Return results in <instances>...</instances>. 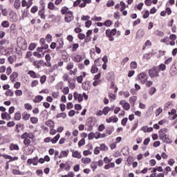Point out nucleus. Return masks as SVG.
<instances>
[{"instance_id":"nucleus-31","label":"nucleus","mask_w":177,"mask_h":177,"mask_svg":"<svg viewBox=\"0 0 177 177\" xmlns=\"http://www.w3.org/2000/svg\"><path fill=\"white\" fill-rule=\"evenodd\" d=\"M30 118H31V114L26 112H24L22 114V120H24V121H28Z\"/></svg>"},{"instance_id":"nucleus-34","label":"nucleus","mask_w":177,"mask_h":177,"mask_svg":"<svg viewBox=\"0 0 177 177\" xmlns=\"http://www.w3.org/2000/svg\"><path fill=\"white\" fill-rule=\"evenodd\" d=\"M10 150L13 151H19L20 150V148L19 147V145L17 144L11 143L10 145Z\"/></svg>"},{"instance_id":"nucleus-57","label":"nucleus","mask_w":177,"mask_h":177,"mask_svg":"<svg viewBox=\"0 0 177 177\" xmlns=\"http://www.w3.org/2000/svg\"><path fill=\"white\" fill-rule=\"evenodd\" d=\"M160 42L165 44L166 45H169V37H165L164 39H160Z\"/></svg>"},{"instance_id":"nucleus-39","label":"nucleus","mask_w":177,"mask_h":177,"mask_svg":"<svg viewBox=\"0 0 177 177\" xmlns=\"http://www.w3.org/2000/svg\"><path fill=\"white\" fill-rule=\"evenodd\" d=\"M141 131H142L143 132H145L146 133V132H153V129L152 127H148L147 126H143L141 128Z\"/></svg>"},{"instance_id":"nucleus-62","label":"nucleus","mask_w":177,"mask_h":177,"mask_svg":"<svg viewBox=\"0 0 177 177\" xmlns=\"http://www.w3.org/2000/svg\"><path fill=\"white\" fill-rule=\"evenodd\" d=\"M156 92H157L156 87H151L149 91V93L151 96H152L153 93H156Z\"/></svg>"},{"instance_id":"nucleus-42","label":"nucleus","mask_w":177,"mask_h":177,"mask_svg":"<svg viewBox=\"0 0 177 177\" xmlns=\"http://www.w3.org/2000/svg\"><path fill=\"white\" fill-rule=\"evenodd\" d=\"M113 111L112 108H110L109 106H105L102 110V113H104V115H107V114H109V113H110V111Z\"/></svg>"},{"instance_id":"nucleus-20","label":"nucleus","mask_w":177,"mask_h":177,"mask_svg":"<svg viewBox=\"0 0 177 177\" xmlns=\"http://www.w3.org/2000/svg\"><path fill=\"white\" fill-rule=\"evenodd\" d=\"M68 82L69 88H71V89H75V79L69 78Z\"/></svg>"},{"instance_id":"nucleus-54","label":"nucleus","mask_w":177,"mask_h":177,"mask_svg":"<svg viewBox=\"0 0 177 177\" xmlns=\"http://www.w3.org/2000/svg\"><path fill=\"white\" fill-rule=\"evenodd\" d=\"M67 117V113L63 112V113H60L57 114L56 115V118H66Z\"/></svg>"},{"instance_id":"nucleus-43","label":"nucleus","mask_w":177,"mask_h":177,"mask_svg":"<svg viewBox=\"0 0 177 177\" xmlns=\"http://www.w3.org/2000/svg\"><path fill=\"white\" fill-rule=\"evenodd\" d=\"M33 56H35V57H37V59H42V57L45 56V53L41 54L40 53L35 51V52H33Z\"/></svg>"},{"instance_id":"nucleus-41","label":"nucleus","mask_w":177,"mask_h":177,"mask_svg":"<svg viewBox=\"0 0 177 177\" xmlns=\"http://www.w3.org/2000/svg\"><path fill=\"white\" fill-rule=\"evenodd\" d=\"M14 120L15 121H20L21 120V113L19 111L15 113Z\"/></svg>"},{"instance_id":"nucleus-26","label":"nucleus","mask_w":177,"mask_h":177,"mask_svg":"<svg viewBox=\"0 0 177 177\" xmlns=\"http://www.w3.org/2000/svg\"><path fill=\"white\" fill-rule=\"evenodd\" d=\"M44 100V97L42 95H37L33 99V103H41Z\"/></svg>"},{"instance_id":"nucleus-51","label":"nucleus","mask_w":177,"mask_h":177,"mask_svg":"<svg viewBox=\"0 0 177 177\" xmlns=\"http://www.w3.org/2000/svg\"><path fill=\"white\" fill-rule=\"evenodd\" d=\"M130 68L132 70H136V68H138V62H131L130 64Z\"/></svg>"},{"instance_id":"nucleus-2","label":"nucleus","mask_w":177,"mask_h":177,"mask_svg":"<svg viewBox=\"0 0 177 177\" xmlns=\"http://www.w3.org/2000/svg\"><path fill=\"white\" fill-rule=\"evenodd\" d=\"M61 14L65 15L64 21L66 23H71L74 20V15L72 11L69 10L68 8L64 6L61 10Z\"/></svg>"},{"instance_id":"nucleus-14","label":"nucleus","mask_w":177,"mask_h":177,"mask_svg":"<svg viewBox=\"0 0 177 177\" xmlns=\"http://www.w3.org/2000/svg\"><path fill=\"white\" fill-rule=\"evenodd\" d=\"M39 44L41 45V47L44 48V50H46V49H48L49 45L46 44V41L44 38H41L39 40Z\"/></svg>"},{"instance_id":"nucleus-30","label":"nucleus","mask_w":177,"mask_h":177,"mask_svg":"<svg viewBox=\"0 0 177 177\" xmlns=\"http://www.w3.org/2000/svg\"><path fill=\"white\" fill-rule=\"evenodd\" d=\"M171 75L174 77V75H176L177 74V67L175 66V65L172 66L171 68H170L169 71Z\"/></svg>"},{"instance_id":"nucleus-53","label":"nucleus","mask_w":177,"mask_h":177,"mask_svg":"<svg viewBox=\"0 0 177 177\" xmlns=\"http://www.w3.org/2000/svg\"><path fill=\"white\" fill-rule=\"evenodd\" d=\"M100 149H101V151H107V150H109V147L106 146V144L102 143L100 145Z\"/></svg>"},{"instance_id":"nucleus-45","label":"nucleus","mask_w":177,"mask_h":177,"mask_svg":"<svg viewBox=\"0 0 177 177\" xmlns=\"http://www.w3.org/2000/svg\"><path fill=\"white\" fill-rule=\"evenodd\" d=\"M59 139H60L59 133L57 134V136L54 137L53 138H51V142L53 143V145H55L57 143V142L59 141Z\"/></svg>"},{"instance_id":"nucleus-6","label":"nucleus","mask_w":177,"mask_h":177,"mask_svg":"<svg viewBox=\"0 0 177 177\" xmlns=\"http://www.w3.org/2000/svg\"><path fill=\"white\" fill-rule=\"evenodd\" d=\"M115 34H117V29L115 28H113L112 30L107 29L106 30V37L109 38V41H114V35H115Z\"/></svg>"},{"instance_id":"nucleus-44","label":"nucleus","mask_w":177,"mask_h":177,"mask_svg":"<svg viewBox=\"0 0 177 177\" xmlns=\"http://www.w3.org/2000/svg\"><path fill=\"white\" fill-rule=\"evenodd\" d=\"M161 140L164 142V143H172V139H171L167 135L161 138Z\"/></svg>"},{"instance_id":"nucleus-48","label":"nucleus","mask_w":177,"mask_h":177,"mask_svg":"<svg viewBox=\"0 0 177 177\" xmlns=\"http://www.w3.org/2000/svg\"><path fill=\"white\" fill-rule=\"evenodd\" d=\"M17 57L16 55H10V57H8V60L10 63V64H13V62L17 60Z\"/></svg>"},{"instance_id":"nucleus-5","label":"nucleus","mask_w":177,"mask_h":177,"mask_svg":"<svg viewBox=\"0 0 177 177\" xmlns=\"http://www.w3.org/2000/svg\"><path fill=\"white\" fill-rule=\"evenodd\" d=\"M45 60L46 62L42 59L39 60V65L40 67L41 66H42V67H52V63L50 62V60H52V57H50V54H46L45 55Z\"/></svg>"},{"instance_id":"nucleus-36","label":"nucleus","mask_w":177,"mask_h":177,"mask_svg":"<svg viewBox=\"0 0 177 177\" xmlns=\"http://www.w3.org/2000/svg\"><path fill=\"white\" fill-rule=\"evenodd\" d=\"M110 89H113L115 93H117V92H118V87H117V86H115V82H114L113 80H111V83L110 85Z\"/></svg>"},{"instance_id":"nucleus-47","label":"nucleus","mask_w":177,"mask_h":177,"mask_svg":"<svg viewBox=\"0 0 177 177\" xmlns=\"http://www.w3.org/2000/svg\"><path fill=\"white\" fill-rule=\"evenodd\" d=\"M82 3L80 6V8H85L86 6V3H91L92 0H82Z\"/></svg>"},{"instance_id":"nucleus-29","label":"nucleus","mask_w":177,"mask_h":177,"mask_svg":"<svg viewBox=\"0 0 177 177\" xmlns=\"http://www.w3.org/2000/svg\"><path fill=\"white\" fill-rule=\"evenodd\" d=\"M48 8L50 10H57L59 9V8L56 7V6H55V3H53V2H49L48 4Z\"/></svg>"},{"instance_id":"nucleus-23","label":"nucleus","mask_w":177,"mask_h":177,"mask_svg":"<svg viewBox=\"0 0 177 177\" xmlns=\"http://www.w3.org/2000/svg\"><path fill=\"white\" fill-rule=\"evenodd\" d=\"M38 15L43 20L46 19V16L45 15V7H43L41 10H39Z\"/></svg>"},{"instance_id":"nucleus-46","label":"nucleus","mask_w":177,"mask_h":177,"mask_svg":"<svg viewBox=\"0 0 177 177\" xmlns=\"http://www.w3.org/2000/svg\"><path fill=\"white\" fill-rule=\"evenodd\" d=\"M91 168L93 169V171L95 172L97 169V162L93 161L91 164Z\"/></svg>"},{"instance_id":"nucleus-12","label":"nucleus","mask_w":177,"mask_h":177,"mask_svg":"<svg viewBox=\"0 0 177 177\" xmlns=\"http://www.w3.org/2000/svg\"><path fill=\"white\" fill-rule=\"evenodd\" d=\"M119 104L122 106V109L126 111H128L129 109H131V104H129L126 100H120Z\"/></svg>"},{"instance_id":"nucleus-33","label":"nucleus","mask_w":177,"mask_h":177,"mask_svg":"<svg viewBox=\"0 0 177 177\" xmlns=\"http://www.w3.org/2000/svg\"><path fill=\"white\" fill-rule=\"evenodd\" d=\"M72 157H73V158L80 159L81 157H82V156H81V153L78 152V151H73Z\"/></svg>"},{"instance_id":"nucleus-27","label":"nucleus","mask_w":177,"mask_h":177,"mask_svg":"<svg viewBox=\"0 0 177 177\" xmlns=\"http://www.w3.org/2000/svg\"><path fill=\"white\" fill-rule=\"evenodd\" d=\"M144 35H145V30L140 29L137 32L136 38L138 39H140V38H143Z\"/></svg>"},{"instance_id":"nucleus-55","label":"nucleus","mask_w":177,"mask_h":177,"mask_svg":"<svg viewBox=\"0 0 177 177\" xmlns=\"http://www.w3.org/2000/svg\"><path fill=\"white\" fill-rule=\"evenodd\" d=\"M159 73L160 71H165L167 70V66H165V64H161L158 66Z\"/></svg>"},{"instance_id":"nucleus-17","label":"nucleus","mask_w":177,"mask_h":177,"mask_svg":"<svg viewBox=\"0 0 177 177\" xmlns=\"http://www.w3.org/2000/svg\"><path fill=\"white\" fill-rule=\"evenodd\" d=\"M57 52V53L62 54V57L64 60H67L68 59V54L67 53V51H66V50H60Z\"/></svg>"},{"instance_id":"nucleus-4","label":"nucleus","mask_w":177,"mask_h":177,"mask_svg":"<svg viewBox=\"0 0 177 177\" xmlns=\"http://www.w3.org/2000/svg\"><path fill=\"white\" fill-rule=\"evenodd\" d=\"M28 75H30V78L33 79L40 78V84H41L42 85H44V84L46 82V75H44L41 76L39 73H37L34 71H29L28 72Z\"/></svg>"},{"instance_id":"nucleus-63","label":"nucleus","mask_w":177,"mask_h":177,"mask_svg":"<svg viewBox=\"0 0 177 177\" xmlns=\"http://www.w3.org/2000/svg\"><path fill=\"white\" fill-rule=\"evenodd\" d=\"M30 122L32 124H38V118L31 117L30 118Z\"/></svg>"},{"instance_id":"nucleus-50","label":"nucleus","mask_w":177,"mask_h":177,"mask_svg":"<svg viewBox=\"0 0 177 177\" xmlns=\"http://www.w3.org/2000/svg\"><path fill=\"white\" fill-rule=\"evenodd\" d=\"M21 5V2H20V0H15L14 3V8L17 10L20 9Z\"/></svg>"},{"instance_id":"nucleus-15","label":"nucleus","mask_w":177,"mask_h":177,"mask_svg":"<svg viewBox=\"0 0 177 177\" xmlns=\"http://www.w3.org/2000/svg\"><path fill=\"white\" fill-rule=\"evenodd\" d=\"M167 132H168V129L167 128L161 129L158 131L160 139L163 138L167 136Z\"/></svg>"},{"instance_id":"nucleus-22","label":"nucleus","mask_w":177,"mask_h":177,"mask_svg":"<svg viewBox=\"0 0 177 177\" xmlns=\"http://www.w3.org/2000/svg\"><path fill=\"white\" fill-rule=\"evenodd\" d=\"M154 55H156V53L154 52H151L149 53H145L143 55V59H145V60H150V59H151V57H153V56H154Z\"/></svg>"},{"instance_id":"nucleus-25","label":"nucleus","mask_w":177,"mask_h":177,"mask_svg":"<svg viewBox=\"0 0 177 177\" xmlns=\"http://www.w3.org/2000/svg\"><path fill=\"white\" fill-rule=\"evenodd\" d=\"M72 59L73 61L75 62V63H81V61L82 60V55H77L74 56Z\"/></svg>"},{"instance_id":"nucleus-52","label":"nucleus","mask_w":177,"mask_h":177,"mask_svg":"<svg viewBox=\"0 0 177 177\" xmlns=\"http://www.w3.org/2000/svg\"><path fill=\"white\" fill-rule=\"evenodd\" d=\"M12 174L14 175H24V172L20 171V170L17 169H12Z\"/></svg>"},{"instance_id":"nucleus-59","label":"nucleus","mask_w":177,"mask_h":177,"mask_svg":"<svg viewBox=\"0 0 177 177\" xmlns=\"http://www.w3.org/2000/svg\"><path fill=\"white\" fill-rule=\"evenodd\" d=\"M1 26L3 27V28H8L9 26H10L9 21H3L1 22Z\"/></svg>"},{"instance_id":"nucleus-18","label":"nucleus","mask_w":177,"mask_h":177,"mask_svg":"<svg viewBox=\"0 0 177 177\" xmlns=\"http://www.w3.org/2000/svg\"><path fill=\"white\" fill-rule=\"evenodd\" d=\"M86 77V73L82 72V75L76 77V81L78 82V84H82V81Z\"/></svg>"},{"instance_id":"nucleus-16","label":"nucleus","mask_w":177,"mask_h":177,"mask_svg":"<svg viewBox=\"0 0 177 177\" xmlns=\"http://www.w3.org/2000/svg\"><path fill=\"white\" fill-rule=\"evenodd\" d=\"M1 118L3 120H6V121H10V120H12V116L9 112H3L1 113Z\"/></svg>"},{"instance_id":"nucleus-38","label":"nucleus","mask_w":177,"mask_h":177,"mask_svg":"<svg viewBox=\"0 0 177 177\" xmlns=\"http://www.w3.org/2000/svg\"><path fill=\"white\" fill-rule=\"evenodd\" d=\"M46 125L49 127L50 129L52 128H55V122L53 120H49L46 122Z\"/></svg>"},{"instance_id":"nucleus-60","label":"nucleus","mask_w":177,"mask_h":177,"mask_svg":"<svg viewBox=\"0 0 177 177\" xmlns=\"http://www.w3.org/2000/svg\"><path fill=\"white\" fill-rule=\"evenodd\" d=\"M161 113H162V108L161 107L158 108L155 111L156 117H158V115H160Z\"/></svg>"},{"instance_id":"nucleus-37","label":"nucleus","mask_w":177,"mask_h":177,"mask_svg":"<svg viewBox=\"0 0 177 177\" xmlns=\"http://www.w3.org/2000/svg\"><path fill=\"white\" fill-rule=\"evenodd\" d=\"M21 128L23 129V128H24V124H17L15 125V132H16V133H20V129Z\"/></svg>"},{"instance_id":"nucleus-28","label":"nucleus","mask_w":177,"mask_h":177,"mask_svg":"<svg viewBox=\"0 0 177 177\" xmlns=\"http://www.w3.org/2000/svg\"><path fill=\"white\" fill-rule=\"evenodd\" d=\"M68 153H70V151H68V149L66 151H62L58 158H64V157H67L68 156Z\"/></svg>"},{"instance_id":"nucleus-9","label":"nucleus","mask_w":177,"mask_h":177,"mask_svg":"<svg viewBox=\"0 0 177 177\" xmlns=\"http://www.w3.org/2000/svg\"><path fill=\"white\" fill-rule=\"evenodd\" d=\"M96 124V119L95 118H88L87 120V125L88 127V131H92L93 127Z\"/></svg>"},{"instance_id":"nucleus-24","label":"nucleus","mask_w":177,"mask_h":177,"mask_svg":"<svg viewBox=\"0 0 177 177\" xmlns=\"http://www.w3.org/2000/svg\"><path fill=\"white\" fill-rule=\"evenodd\" d=\"M17 77H19V73L17 72H14L10 75V80L11 82H15Z\"/></svg>"},{"instance_id":"nucleus-58","label":"nucleus","mask_w":177,"mask_h":177,"mask_svg":"<svg viewBox=\"0 0 177 177\" xmlns=\"http://www.w3.org/2000/svg\"><path fill=\"white\" fill-rule=\"evenodd\" d=\"M6 96H14L15 93L12 91V89H8L7 91L5 93Z\"/></svg>"},{"instance_id":"nucleus-1","label":"nucleus","mask_w":177,"mask_h":177,"mask_svg":"<svg viewBox=\"0 0 177 177\" xmlns=\"http://www.w3.org/2000/svg\"><path fill=\"white\" fill-rule=\"evenodd\" d=\"M35 138L34 133L31 132H25L21 136V139H23L24 146H26V147H30V149L32 146V145H31L32 140H33Z\"/></svg>"},{"instance_id":"nucleus-61","label":"nucleus","mask_w":177,"mask_h":177,"mask_svg":"<svg viewBox=\"0 0 177 177\" xmlns=\"http://www.w3.org/2000/svg\"><path fill=\"white\" fill-rule=\"evenodd\" d=\"M24 107L26 110H28V111L32 110V106L30 103L24 104Z\"/></svg>"},{"instance_id":"nucleus-32","label":"nucleus","mask_w":177,"mask_h":177,"mask_svg":"<svg viewBox=\"0 0 177 177\" xmlns=\"http://www.w3.org/2000/svg\"><path fill=\"white\" fill-rule=\"evenodd\" d=\"M137 100H138V97L133 95L129 98V102L130 104H132V106H135V103H136Z\"/></svg>"},{"instance_id":"nucleus-19","label":"nucleus","mask_w":177,"mask_h":177,"mask_svg":"<svg viewBox=\"0 0 177 177\" xmlns=\"http://www.w3.org/2000/svg\"><path fill=\"white\" fill-rule=\"evenodd\" d=\"M10 42L9 40L6 39H2L0 41V49H3L6 45H9Z\"/></svg>"},{"instance_id":"nucleus-10","label":"nucleus","mask_w":177,"mask_h":177,"mask_svg":"<svg viewBox=\"0 0 177 177\" xmlns=\"http://www.w3.org/2000/svg\"><path fill=\"white\" fill-rule=\"evenodd\" d=\"M138 80L142 85H145L146 81H147V75L145 73H141L138 75Z\"/></svg>"},{"instance_id":"nucleus-56","label":"nucleus","mask_w":177,"mask_h":177,"mask_svg":"<svg viewBox=\"0 0 177 177\" xmlns=\"http://www.w3.org/2000/svg\"><path fill=\"white\" fill-rule=\"evenodd\" d=\"M125 9H127V5L124 1H120V12H124Z\"/></svg>"},{"instance_id":"nucleus-49","label":"nucleus","mask_w":177,"mask_h":177,"mask_svg":"<svg viewBox=\"0 0 177 177\" xmlns=\"http://www.w3.org/2000/svg\"><path fill=\"white\" fill-rule=\"evenodd\" d=\"M82 162L83 164H91V162H92V159L90 158H82Z\"/></svg>"},{"instance_id":"nucleus-64","label":"nucleus","mask_w":177,"mask_h":177,"mask_svg":"<svg viewBox=\"0 0 177 177\" xmlns=\"http://www.w3.org/2000/svg\"><path fill=\"white\" fill-rule=\"evenodd\" d=\"M30 12L33 14L37 13V12H38V6H34L32 7Z\"/></svg>"},{"instance_id":"nucleus-21","label":"nucleus","mask_w":177,"mask_h":177,"mask_svg":"<svg viewBox=\"0 0 177 177\" xmlns=\"http://www.w3.org/2000/svg\"><path fill=\"white\" fill-rule=\"evenodd\" d=\"M91 82L86 81L84 83L82 84V86L84 91H89L91 89Z\"/></svg>"},{"instance_id":"nucleus-8","label":"nucleus","mask_w":177,"mask_h":177,"mask_svg":"<svg viewBox=\"0 0 177 177\" xmlns=\"http://www.w3.org/2000/svg\"><path fill=\"white\" fill-rule=\"evenodd\" d=\"M17 45L21 48L22 50H26L27 49V41L25 38H18Z\"/></svg>"},{"instance_id":"nucleus-40","label":"nucleus","mask_w":177,"mask_h":177,"mask_svg":"<svg viewBox=\"0 0 177 177\" xmlns=\"http://www.w3.org/2000/svg\"><path fill=\"white\" fill-rule=\"evenodd\" d=\"M104 169H110V168H115V162H110L106 163L104 167Z\"/></svg>"},{"instance_id":"nucleus-35","label":"nucleus","mask_w":177,"mask_h":177,"mask_svg":"<svg viewBox=\"0 0 177 177\" xmlns=\"http://www.w3.org/2000/svg\"><path fill=\"white\" fill-rule=\"evenodd\" d=\"M114 132V127L110 126L106 129V135L110 136Z\"/></svg>"},{"instance_id":"nucleus-11","label":"nucleus","mask_w":177,"mask_h":177,"mask_svg":"<svg viewBox=\"0 0 177 177\" xmlns=\"http://www.w3.org/2000/svg\"><path fill=\"white\" fill-rule=\"evenodd\" d=\"M98 63H100V58L95 59L94 62V64L91 66V74H96V73L99 71V68H97V66H96V64H97Z\"/></svg>"},{"instance_id":"nucleus-7","label":"nucleus","mask_w":177,"mask_h":177,"mask_svg":"<svg viewBox=\"0 0 177 177\" xmlns=\"http://www.w3.org/2000/svg\"><path fill=\"white\" fill-rule=\"evenodd\" d=\"M149 75L151 78H156L160 77V70L157 66H153L149 71Z\"/></svg>"},{"instance_id":"nucleus-3","label":"nucleus","mask_w":177,"mask_h":177,"mask_svg":"<svg viewBox=\"0 0 177 177\" xmlns=\"http://www.w3.org/2000/svg\"><path fill=\"white\" fill-rule=\"evenodd\" d=\"M63 46H64V40L63 38L57 39L56 42H52L50 45V49H56V52L62 50L63 49Z\"/></svg>"},{"instance_id":"nucleus-13","label":"nucleus","mask_w":177,"mask_h":177,"mask_svg":"<svg viewBox=\"0 0 177 177\" xmlns=\"http://www.w3.org/2000/svg\"><path fill=\"white\" fill-rule=\"evenodd\" d=\"M73 97L75 100H77L79 103H81V102L84 100V96L82 95V94H80L77 91L73 93Z\"/></svg>"}]
</instances>
